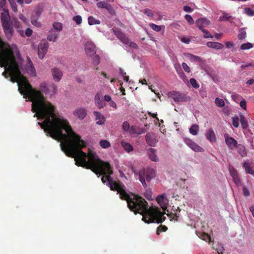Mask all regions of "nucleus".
I'll return each instance as SVG.
<instances>
[{
    "instance_id": "nucleus-39",
    "label": "nucleus",
    "mask_w": 254,
    "mask_h": 254,
    "mask_svg": "<svg viewBox=\"0 0 254 254\" xmlns=\"http://www.w3.org/2000/svg\"><path fill=\"white\" fill-rule=\"evenodd\" d=\"M246 37V32L243 29L240 31V33L238 35V38L239 40H244Z\"/></svg>"
},
{
    "instance_id": "nucleus-34",
    "label": "nucleus",
    "mask_w": 254,
    "mask_h": 254,
    "mask_svg": "<svg viewBox=\"0 0 254 254\" xmlns=\"http://www.w3.org/2000/svg\"><path fill=\"white\" fill-rule=\"evenodd\" d=\"M229 170L230 175L232 177V178L239 176L237 171L235 169V168L233 166H230L229 167Z\"/></svg>"
},
{
    "instance_id": "nucleus-7",
    "label": "nucleus",
    "mask_w": 254,
    "mask_h": 254,
    "mask_svg": "<svg viewBox=\"0 0 254 254\" xmlns=\"http://www.w3.org/2000/svg\"><path fill=\"white\" fill-rule=\"evenodd\" d=\"M85 51L88 56H94L96 54V47L91 41H88L85 44Z\"/></svg>"
},
{
    "instance_id": "nucleus-41",
    "label": "nucleus",
    "mask_w": 254,
    "mask_h": 254,
    "mask_svg": "<svg viewBox=\"0 0 254 254\" xmlns=\"http://www.w3.org/2000/svg\"><path fill=\"white\" fill-rule=\"evenodd\" d=\"M245 13L248 16H254V10L251 9L250 7H246L244 9Z\"/></svg>"
},
{
    "instance_id": "nucleus-63",
    "label": "nucleus",
    "mask_w": 254,
    "mask_h": 254,
    "mask_svg": "<svg viewBox=\"0 0 254 254\" xmlns=\"http://www.w3.org/2000/svg\"><path fill=\"white\" fill-rule=\"evenodd\" d=\"M32 34V30L29 28H27L26 30H25V35L27 36V37H30Z\"/></svg>"
},
{
    "instance_id": "nucleus-44",
    "label": "nucleus",
    "mask_w": 254,
    "mask_h": 254,
    "mask_svg": "<svg viewBox=\"0 0 254 254\" xmlns=\"http://www.w3.org/2000/svg\"><path fill=\"white\" fill-rule=\"evenodd\" d=\"M190 81L193 87H194L195 89L199 88V85L197 83L196 80L194 78H190Z\"/></svg>"
},
{
    "instance_id": "nucleus-47",
    "label": "nucleus",
    "mask_w": 254,
    "mask_h": 254,
    "mask_svg": "<svg viewBox=\"0 0 254 254\" xmlns=\"http://www.w3.org/2000/svg\"><path fill=\"white\" fill-rule=\"evenodd\" d=\"M233 125L235 127H238L239 125V119L238 117L236 116L235 117L233 118V122H232Z\"/></svg>"
},
{
    "instance_id": "nucleus-60",
    "label": "nucleus",
    "mask_w": 254,
    "mask_h": 254,
    "mask_svg": "<svg viewBox=\"0 0 254 254\" xmlns=\"http://www.w3.org/2000/svg\"><path fill=\"white\" fill-rule=\"evenodd\" d=\"M10 5H11L12 10L14 12H16L17 10V6H16V3L14 2H11L10 1Z\"/></svg>"
},
{
    "instance_id": "nucleus-53",
    "label": "nucleus",
    "mask_w": 254,
    "mask_h": 254,
    "mask_svg": "<svg viewBox=\"0 0 254 254\" xmlns=\"http://www.w3.org/2000/svg\"><path fill=\"white\" fill-rule=\"evenodd\" d=\"M243 195L245 196H249L250 195L249 189L245 186H244L243 188Z\"/></svg>"
},
{
    "instance_id": "nucleus-40",
    "label": "nucleus",
    "mask_w": 254,
    "mask_h": 254,
    "mask_svg": "<svg viewBox=\"0 0 254 254\" xmlns=\"http://www.w3.org/2000/svg\"><path fill=\"white\" fill-rule=\"evenodd\" d=\"M201 238L205 242L209 243L211 241L210 236L206 233H203L201 234Z\"/></svg>"
},
{
    "instance_id": "nucleus-13",
    "label": "nucleus",
    "mask_w": 254,
    "mask_h": 254,
    "mask_svg": "<svg viewBox=\"0 0 254 254\" xmlns=\"http://www.w3.org/2000/svg\"><path fill=\"white\" fill-rule=\"evenodd\" d=\"M197 27L200 30H202L204 27L210 24V22L205 18H200L196 21Z\"/></svg>"
},
{
    "instance_id": "nucleus-43",
    "label": "nucleus",
    "mask_w": 254,
    "mask_h": 254,
    "mask_svg": "<svg viewBox=\"0 0 254 254\" xmlns=\"http://www.w3.org/2000/svg\"><path fill=\"white\" fill-rule=\"evenodd\" d=\"M149 26L151 29H152L153 30L156 31V32H159L161 30V27L160 26L156 25L154 23H151L149 24Z\"/></svg>"
},
{
    "instance_id": "nucleus-51",
    "label": "nucleus",
    "mask_w": 254,
    "mask_h": 254,
    "mask_svg": "<svg viewBox=\"0 0 254 254\" xmlns=\"http://www.w3.org/2000/svg\"><path fill=\"white\" fill-rule=\"evenodd\" d=\"M152 193L150 190H147L144 192V196L148 199H151Z\"/></svg>"
},
{
    "instance_id": "nucleus-21",
    "label": "nucleus",
    "mask_w": 254,
    "mask_h": 254,
    "mask_svg": "<svg viewBox=\"0 0 254 254\" xmlns=\"http://www.w3.org/2000/svg\"><path fill=\"white\" fill-rule=\"evenodd\" d=\"M237 152L242 157H245L247 155V152L245 146L241 144H239L236 146Z\"/></svg>"
},
{
    "instance_id": "nucleus-33",
    "label": "nucleus",
    "mask_w": 254,
    "mask_h": 254,
    "mask_svg": "<svg viewBox=\"0 0 254 254\" xmlns=\"http://www.w3.org/2000/svg\"><path fill=\"white\" fill-rule=\"evenodd\" d=\"M231 16L230 14L226 12H224L222 14V15L220 16L219 20L220 21H229Z\"/></svg>"
},
{
    "instance_id": "nucleus-36",
    "label": "nucleus",
    "mask_w": 254,
    "mask_h": 254,
    "mask_svg": "<svg viewBox=\"0 0 254 254\" xmlns=\"http://www.w3.org/2000/svg\"><path fill=\"white\" fill-rule=\"evenodd\" d=\"M105 8L107 10L109 13L110 14H111V15H116V12L111 4H108L107 5V6L105 7Z\"/></svg>"
},
{
    "instance_id": "nucleus-28",
    "label": "nucleus",
    "mask_w": 254,
    "mask_h": 254,
    "mask_svg": "<svg viewBox=\"0 0 254 254\" xmlns=\"http://www.w3.org/2000/svg\"><path fill=\"white\" fill-rule=\"evenodd\" d=\"M240 122L243 129H246L248 127V124L247 120L244 116L240 115Z\"/></svg>"
},
{
    "instance_id": "nucleus-12",
    "label": "nucleus",
    "mask_w": 254,
    "mask_h": 254,
    "mask_svg": "<svg viewBox=\"0 0 254 254\" xmlns=\"http://www.w3.org/2000/svg\"><path fill=\"white\" fill-rule=\"evenodd\" d=\"M225 142L228 148L231 150L236 148L238 145V142L234 138L229 137L228 135H225Z\"/></svg>"
},
{
    "instance_id": "nucleus-31",
    "label": "nucleus",
    "mask_w": 254,
    "mask_h": 254,
    "mask_svg": "<svg viewBox=\"0 0 254 254\" xmlns=\"http://www.w3.org/2000/svg\"><path fill=\"white\" fill-rule=\"evenodd\" d=\"M253 47V45L249 42L242 44L241 46V49L242 50H249Z\"/></svg>"
},
{
    "instance_id": "nucleus-10",
    "label": "nucleus",
    "mask_w": 254,
    "mask_h": 254,
    "mask_svg": "<svg viewBox=\"0 0 254 254\" xmlns=\"http://www.w3.org/2000/svg\"><path fill=\"white\" fill-rule=\"evenodd\" d=\"M87 110L84 108H79L73 112V114L80 120H83L87 115Z\"/></svg>"
},
{
    "instance_id": "nucleus-25",
    "label": "nucleus",
    "mask_w": 254,
    "mask_h": 254,
    "mask_svg": "<svg viewBox=\"0 0 254 254\" xmlns=\"http://www.w3.org/2000/svg\"><path fill=\"white\" fill-rule=\"evenodd\" d=\"M198 130L199 127L196 124H193L189 129L190 132L193 135H197Z\"/></svg>"
},
{
    "instance_id": "nucleus-4",
    "label": "nucleus",
    "mask_w": 254,
    "mask_h": 254,
    "mask_svg": "<svg viewBox=\"0 0 254 254\" xmlns=\"http://www.w3.org/2000/svg\"><path fill=\"white\" fill-rule=\"evenodd\" d=\"M48 47L49 43L47 41L43 40L40 43L38 48V54L40 59H42L44 57Z\"/></svg>"
},
{
    "instance_id": "nucleus-48",
    "label": "nucleus",
    "mask_w": 254,
    "mask_h": 254,
    "mask_svg": "<svg viewBox=\"0 0 254 254\" xmlns=\"http://www.w3.org/2000/svg\"><path fill=\"white\" fill-rule=\"evenodd\" d=\"M73 20L79 25L82 22V17L80 15H76L73 17Z\"/></svg>"
},
{
    "instance_id": "nucleus-49",
    "label": "nucleus",
    "mask_w": 254,
    "mask_h": 254,
    "mask_svg": "<svg viewBox=\"0 0 254 254\" xmlns=\"http://www.w3.org/2000/svg\"><path fill=\"white\" fill-rule=\"evenodd\" d=\"M142 12L146 14L147 16L149 17H152L153 16V13H152V11L150 9L146 8L142 10Z\"/></svg>"
},
{
    "instance_id": "nucleus-54",
    "label": "nucleus",
    "mask_w": 254,
    "mask_h": 254,
    "mask_svg": "<svg viewBox=\"0 0 254 254\" xmlns=\"http://www.w3.org/2000/svg\"><path fill=\"white\" fill-rule=\"evenodd\" d=\"M182 67L186 72L189 73L190 71V67L188 65V64L186 63H183L182 64Z\"/></svg>"
},
{
    "instance_id": "nucleus-27",
    "label": "nucleus",
    "mask_w": 254,
    "mask_h": 254,
    "mask_svg": "<svg viewBox=\"0 0 254 254\" xmlns=\"http://www.w3.org/2000/svg\"><path fill=\"white\" fill-rule=\"evenodd\" d=\"M88 24L90 25L100 24V21L99 20L95 19L92 16H90L88 17Z\"/></svg>"
},
{
    "instance_id": "nucleus-11",
    "label": "nucleus",
    "mask_w": 254,
    "mask_h": 254,
    "mask_svg": "<svg viewBox=\"0 0 254 254\" xmlns=\"http://www.w3.org/2000/svg\"><path fill=\"white\" fill-rule=\"evenodd\" d=\"M145 139L147 143L151 146H155L157 142V140L154 134L151 132H148L145 136Z\"/></svg>"
},
{
    "instance_id": "nucleus-30",
    "label": "nucleus",
    "mask_w": 254,
    "mask_h": 254,
    "mask_svg": "<svg viewBox=\"0 0 254 254\" xmlns=\"http://www.w3.org/2000/svg\"><path fill=\"white\" fill-rule=\"evenodd\" d=\"M100 145L103 148H107L111 146V144L107 140H101L99 142Z\"/></svg>"
},
{
    "instance_id": "nucleus-18",
    "label": "nucleus",
    "mask_w": 254,
    "mask_h": 254,
    "mask_svg": "<svg viewBox=\"0 0 254 254\" xmlns=\"http://www.w3.org/2000/svg\"><path fill=\"white\" fill-rule=\"evenodd\" d=\"M10 17L8 10L4 11L1 13V20L2 22V25L10 24L9 22Z\"/></svg>"
},
{
    "instance_id": "nucleus-42",
    "label": "nucleus",
    "mask_w": 254,
    "mask_h": 254,
    "mask_svg": "<svg viewBox=\"0 0 254 254\" xmlns=\"http://www.w3.org/2000/svg\"><path fill=\"white\" fill-rule=\"evenodd\" d=\"M203 33V37L204 38H212L213 36L210 34L209 31L206 29H202L201 30Z\"/></svg>"
},
{
    "instance_id": "nucleus-57",
    "label": "nucleus",
    "mask_w": 254,
    "mask_h": 254,
    "mask_svg": "<svg viewBox=\"0 0 254 254\" xmlns=\"http://www.w3.org/2000/svg\"><path fill=\"white\" fill-rule=\"evenodd\" d=\"M233 181L236 185L239 186L241 184V181L239 176L233 178Z\"/></svg>"
},
{
    "instance_id": "nucleus-61",
    "label": "nucleus",
    "mask_w": 254,
    "mask_h": 254,
    "mask_svg": "<svg viewBox=\"0 0 254 254\" xmlns=\"http://www.w3.org/2000/svg\"><path fill=\"white\" fill-rule=\"evenodd\" d=\"M191 57V59L193 61H197V62H201V59H200V58L198 56H194V55H190Z\"/></svg>"
},
{
    "instance_id": "nucleus-29",
    "label": "nucleus",
    "mask_w": 254,
    "mask_h": 254,
    "mask_svg": "<svg viewBox=\"0 0 254 254\" xmlns=\"http://www.w3.org/2000/svg\"><path fill=\"white\" fill-rule=\"evenodd\" d=\"M58 38V35L56 33H50L47 36V39L49 41L55 42Z\"/></svg>"
},
{
    "instance_id": "nucleus-56",
    "label": "nucleus",
    "mask_w": 254,
    "mask_h": 254,
    "mask_svg": "<svg viewBox=\"0 0 254 254\" xmlns=\"http://www.w3.org/2000/svg\"><path fill=\"white\" fill-rule=\"evenodd\" d=\"M40 89L43 92H46L47 90L46 84L45 83H42L40 86Z\"/></svg>"
},
{
    "instance_id": "nucleus-37",
    "label": "nucleus",
    "mask_w": 254,
    "mask_h": 254,
    "mask_svg": "<svg viewBox=\"0 0 254 254\" xmlns=\"http://www.w3.org/2000/svg\"><path fill=\"white\" fill-rule=\"evenodd\" d=\"M53 26L54 28V29L57 30L58 31H61L63 29L62 24L60 22H54L53 24Z\"/></svg>"
},
{
    "instance_id": "nucleus-9",
    "label": "nucleus",
    "mask_w": 254,
    "mask_h": 254,
    "mask_svg": "<svg viewBox=\"0 0 254 254\" xmlns=\"http://www.w3.org/2000/svg\"><path fill=\"white\" fill-rule=\"evenodd\" d=\"M51 73L53 79L56 82H59L63 75V71L57 67L52 68L51 69Z\"/></svg>"
},
{
    "instance_id": "nucleus-5",
    "label": "nucleus",
    "mask_w": 254,
    "mask_h": 254,
    "mask_svg": "<svg viewBox=\"0 0 254 254\" xmlns=\"http://www.w3.org/2000/svg\"><path fill=\"white\" fill-rule=\"evenodd\" d=\"M130 169L132 172L135 174V175H139V180L141 183L142 186L144 188H146L147 185L145 182V171L144 170L138 171L135 169L133 166H131Z\"/></svg>"
},
{
    "instance_id": "nucleus-1",
    "label": "nucleus",
    "mask_w": 254,
    "mask_h": 254,
    "mask_svg": "<svg viewBox=\"0 0 254 254\" xmlns=\"http://www.w3.org/2000/svg\"><path fill=\"white\" fill-rule=\"evenodd\" d=\"M19 91L32 102L31 110L35 113L34 117L44 119L38 124L46 135L60 141L62 150L67 156L74 158L76 165L89 169L96 175H103L102 182L104 184L107 182V185L112 190L117 191L120 198L127 201L129 209L135 214H140L145 223H161L165 220L164 214L159 208H148V203L142 197L133 193L130 196L123 183L113 180L110 176L113 172L109 162L99 159L97 154L90 149L87 154L82 150L86 147V143L73 131L67 120L56 114L55 106L46 100L41 91Z\"/></svg>"
},
{
    "instance_id": "nucleus-14",
    "label": "nucleus",
    "mask_w": 254,
    "mask_h": 254,
    "mask_svg": "<svg viewBox=\"0 0 254 254\" xmlns=\"http://www.w3.org/2000/svg\"><path fill=\"white\" fill-rule=\"evenodd\" d=\"M93 114L95 116L96 120L97 121L96 124L98 125H104L106 119L104 115L100 112L97 111H94Z\"/></svg>"
},
{
    "instance_id": "nucleus-32",
    "label": "nucleus",
    "mask_w": 254,
    "mask_h": 254,
    "mask_svg": "<svg viewBox=\"0 0 254 254\" xmlns=\"http://www.w3.org/2000/svg\"><path fill=\"white\" fill-rule=\"evenodd\" d=\"M167 229L168 228L167 226L165 225H160L157 228L156 234L157 235H159L160 232H166L167 230Z\"/></svg>"
},
{
    "instance_id": "nucleus-22",
    "label": "nucleus",
    "mask_w": 254,
    "mask_h": 254,
    "mask_svg": "<svg viewBox=\"0 0 254 254\" xmlns=\"http://www.w3.org/2000/svg\"><path fill=\"white\" fill-rule=\"evenodd\" d=\"M40 17L32 14L31 16V23L37 27H40L42 25L41 22L38 21Z\"/></svg>"
},
{
    "instance_id": "nucleus-17",
    "label": "nucleus",
    "mask_w": 254,
    "mask_h": 254,
    "mask_svg": "<svg viewBox=\"0 0 254 254\" xmlns=\"http://www.w3.org/2000/svg\"><path fill=\"white\" fill-rule=\"evenodd\" d=\"M4 33L8 39L11 38L13 32L12 27L11 26L10 24L3 25Z\"/></svg>"
},
{
    "instance_id": "nucleus-50",
    "label": "nucleus",
    "mask_w": 254,
    "mask_h": 254,
    "mask_svg": "<svg viewBox=\"0 0 254 254\" xmlns=\"http://www.w3.org/2000/svg\"><path fill=\"white\" fill-rule=\"evenodd\" d=\"M185 17L190 24H193L194 23V20L191 15L187 14Z\"/></svg>"
},
{
    "instance_id": "nucleus-26",
    "label": "nucleus",
    "mask_w": 254,
    "mask_h": 254,
    "mask_svg": "<svg viewBox=\"0 0 254 254\" xmlns=\"http://www.w3.org/2000/svg\"><path fill=\"white\" fill-rule=\"evenodd\" d=\"M121 144L124 149L127 152H129L133 150L132 146L129 143L126 142L125 141H122Z\"/></svg>"
},
{
    "instance_id": "nucleus-8",
    "label": "nucleus",
    "mask_w": 254,
    "mask_h": 254,
    "mask_svg": "<svg viewBox=\"0 0 254 254\" xmlns=\"http://www.w3.org/2000/svg\"><path fill=\"white\" fill-rule=\"evenodd\" d=\"M25 69L27 73L32 76H35L36 75V70L32 64V62L29 57H27V63L25 66Z\"/></svg>"
},
{
    "instance_id": "nucleus-16",
    "label": "nucleus",
    "mask_w": 254,
    "mask_h": 254,
    "mask_svg": "<svg viewBox=\"0 0 254 254\" xmlns=\"http://www.w3.org/2000/svg\"><path fill=\"white\" fill-rule=\"evenodd\" d=\"M147 154L149 157V158L154 162H157L159 160L158 157L156 155V150L152 148H149L147 149Z\"/></svg>"
},
{
    "instance_id": "nucleus-19",
    "label": "nucleus",
    "mask_w": 254,
    "mask_h": 254,
    "mask_svg": "<svg viewBox=\"0 0 254 254\" xmlns=\"http://www.w3.org/2000/svg\"><path fill=\"white\" fill-rule=\"evenodd\" d=\"M206 46L209 48L217 50L222 49L224 47V45L223 44L216 42H208L206 43Z\"/></svg>"
},
{
    "instance_id": "nucleus-2",
    "label": "nucleus",
    "mask_w": 254,
    "mask_h": 254,
    "mask_svg": "<svg viewBox=\"0 0 254 254\" xmlns=\"http://www.w3.org/2000/svg\"><path fill=\"white\" fill-rule=\"evenodd\" d=\"M112 31L117 37L124 44L129 45V46L135 49H137L138 48L137 44L134 42L130 41L127 35L125 33L122 32L121 30L118 28H114L112 29Z\"/></svg>"
},
{
    "instance_id": "nucleus-58",
    "label": "nucleus",
    "mask_w": 254,
    "mask_h": 254,
    "mask_svg": "<svg viewBox=\"0 0 254 254\" xmlns=\"http://www.w3.org/2000/svg\"><path fill=\"white\" fill-rule=\"evenodd\" d=\"M246 101L245 100H242L240 103V106L244 110H246L247 106H246Z\"/></svg>"
},
{
    "instance_id": "nucleus-64",
    "label": "nucleus",
    "mask_w": 254,
    "mask_h": 254,
    "mask_svg": "<svg viewBox=\"0 0 254 254\" xmlns=\"http://www.w3.org/2000/svg\"><path fill=\"white\" fill-rule=\"evenodd\" d=\"M225 44L226 47L228 49L231 48L234 46V44L232 42H226Z\"/></svg>"
},
{
    "instance_id": "nucleus-55",
    "label": "nucleus",
    "mask_w": 254,
    "mask_h": 254,
    "mask_svg": "<svg viewBox=\"0 0 254 254\" xmlns=\"http://www.w3.org/2000/svg\"><path fill=\"white\" fill-rule=\"evenodd\" d=\"M174 67L178 74L182 70L181 65L179 64H174Z\"/></svg>"
},
{
    "instance_id": "nucleus-45",
    "label": "nucleus",
    "mask_w": 254,
    "mask_h": 254,
    "mask_svg": "<svg viewBox=\"0 0 254 254\" xmlns=\"http://www.w3.org/2000/svg\"><path fill=\"white\" fill-rule=\"evenodd\" d=\"M108 4V3L107 2L104 1H99V2H97L96 4L97 6L100 8H105V7L107 6V5Z\"/></svg>"
},
{
    "instance_id": "nucleus-35",
    "label": "nucleus",
    "mask_w": 254,
    "mask_h": 254,
    "mask_svg": "<svg viewBox=\"0 0 254 254\" xmlns=\"http://www.w3.org/2000/svg\"><path fill=\"white\" fill-rule=\"evenodd\" d=\"M215 104L219 107H223L225 106V102L222 99L216 98L215 100Z\"/></svg>"
},
{
    "instance_id": "nucleus-6",
    "label": "nucleus",
    "mask_w": 254,
    "mask_h": 254,
    "mask_svg": "<svg viewBox=\"0 0 254 254\" xmlns=\"http://www.w3.org/2000/svg\"><path fill=\"white\" fill-rule=\"evenodd\" d=\"M185 143L195 152H202L203 149L198 144L191 140L190 138H185L184 139Z\"/></svg>"
},
{
    "instance_id": "nucleus-52",
    "label": "nucleus",
    "mask_w": 254,
    "mask_h": 254,
    "mask_svg": "<svg viewBox=\"0 0 254 254\" xmlns=\"http://www.w3.org/2000/svg\"><path fill=\"white\" fill-rule=\"evenodd\" d=\"M123 128L125 131H128L130 128V126L127 122H124L123 124Z\"/></svg>"
},
{
    "instance_id": "nucleus-24",
    "label": "nucleus",
    "mask_w": 254,
    "mask_h": 254,
    "mask_svg": "<svg viewBox=\"0 0 254 254\" xmlns=\"http://www.w3.org/2000/svg\"><path fill=\"white\" fill-rule=\"evenodd\" d=\"M243 167L245 169L247 173L251 175H254V171L253 168L251 167L250 164L247 162H244L243 164Z\"/></svg>"
},
{
    "instance_id": "nucleus-20",
    "label": "nucleus",
    "mask_w": 254,
    "mask_h": 254,
    "mask_svg": "<svg viewBox=\"0 0 254 254\" xmlns=\"http://www.w3.org/2000/svg\"><path fill=\"white\" fill-rule=\"evenodd\" d=\"M205 136L206 138L211 142H215L216 140L215 133L212 129H209L206 131Z\"/></svg>"
},
{
    "instance_id": "nucleus-46",
    "label": "nucleus",
    "mask_w": 254,
    "mask_h": 254,
    "mask_svg": "<svg viewBox=\"0 0 254 254\" xmlns=\"http://www.w3.org/2000/svg\"><path fill=\"white\" fill-rule=\"evenodd\" d=\"M100 62V57L97 55H95L94 56V57L93 58V64L94 65H97L99 64Z\"/></svg>"
},
{
    "instance_id": "nucleus-15",
    "label": "nucleus",
    "mask_w": 254,
    "mask_h": 254,
    "mask_svg": "<svg viewBox=\"0 0 254 254\" xmlns=\"http://www.w3.org/2000/svg\"><path fill=\"white\" fill-rule=\"evenodd\" d=\"M94 100L95 105L99 109H102L106 106L105 103L102 100V95L100 93H97L95 95Z\"/></svg>"
},
{
    "instance_id": "nucleus-3",
    "label": "nucleus",
    "mask_w": 254,
    "mask_h": 254,
    "mask_svg": "<svg viewBox=\"0 0 254 254\" xmlns=\"http://www.w3.org/2000/svg\"><path fill=\"white\" fill-rule=\"evenodd\" d=\"M168 96L173 99L174 101L176 103L187 101V96L184 93L177 91L169 92L168 93Z\"/></svg>"
},
{
    "instance_id": "nucleus-38",
    "label": "nucleus",
    "mask_w": 254,
    "mask_h": 254,
    "mask_svg": "<svg viewBox=\"0 0 254 254\" xmlns=\"http://www.w3.org/2000/svg\"><path fill=\"white\" fill-rule=\"evenodd\" d=\"M43 12V8L38 6L35 9L34 11H33V14H34L39 17H40V16Z\"/></svg>"
},
{
    "instance_id": "nucleus-62",
    "label": "nucleus",
    "mask_w": 254,
    "mask_h": 254,
    "mask_svg": "<svg viewBox=\"0 0 254 254\" xmlns=\"http://www.w3.org/2000/svg\"><path fill=\"white\" fill-rule=\"evenodd\" d=\"M130 132L133 133H135L136 134H139L141 133V132H138L136 130V127H134V126H132L131 127V129H130Z\"/></svg>"
},
{
    "instance_id": "nucleus-59",
    "label": "nucleus",
    "mask_w": 254,
    "mask_h": 254,
    "mask_svg": "<svg viewBox=\"0 0 254 254\" xmlns=\"http://www.w3.org/2000/svg\"><path fill=\"white\" fill-rule=\"evenodd\" d=\"M183 9L186 12H191L193 11V9L188 5H185L183 7Z\"/></svg>"
},
{
    "instance_id": "nucleus-23",
    "label": "nucleus",
    "mask_w": 254,
    "mask_h": 254,
    "mask_svg": "<svg viewBox=\"0 0 254 254\" xmlns=\"http://www.w3.org/2000/svg\"><path fill=\"white\" fill-rule=\"evenodd\" d=\"M145 178L148 182H150L155 177V171L153 169H148L145 174Z\"/></svg>"
}]
</instances>
